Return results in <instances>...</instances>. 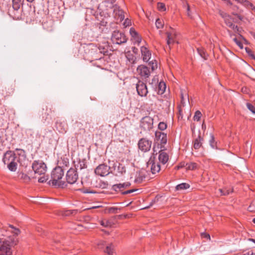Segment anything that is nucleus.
Returning <instances> with one entry per match:
<instances>
[{
	"label": "nucleus",
	"instance_id": "obj_63",
	"mask_svg": "<svg viewBox=\"0 0 255 255\" xmlns=\"http://www.w3.org/2000/svg\"><path fill=\"white\" fill-rule=\"evenodd\" d=\"M17 239H16V240H14V239H13V241H12V242H12V244H13V245H16V242H17Z\"/></svg>",
	"mask_w": 255,
	"mask_h": 255
},
{
	"label": "nucleus",
	"instance_id": "obj_52",
	"mask_svg": "<svg viewBox=\"0 0 255 255\" xmlns=\"http://www.w3.org/2000/svg\"><path fill=\"white\" fill-rule=\"evenodd\" d=\"M53 109V107L52 106H51L50 107H46V114H47V115H49L50 114H51L52 112H54V111L52 110Z\"/></svg>",
	"mask_w": 255,
	"mask_h": 255
},
{
	"label": "nucleus",
	"instance_id": "obj_45",
	"mask_svg": "<svg viewBox=\"0 0 255 255\" xmlns=\"http://www.w3.org/2000/svg\"><path fill=\"white\" fill-rule=\"evenodd\" d=\"M248 109L253 114H255V107L250 103H247Z\"/></svg>",
	"mask_w": 255,
	"mask_h": 255
},
{
	"label": "nucleus",
	"instance_id": "obj_56",
	"mask_svg": "<svg viewBox=\"0 0 255 255\" xmlns=\"http://www.w3.org/2000/svg\"><path fill=\"white\" fill-rule=\"evenodd\" d=\"M130 24H131L130 20L128 19V18L126 19L125 20V22H124V25L125 26V27L128 26Z\"/></svg>",
	"mask_w": 255,
	"mask_h": 255
},
{
	"label": "nucleus",
	"instance_id": "obj_14",
	"mask_svg": "<svg viewBox=\"0 0 255 255\" xmlns=\"http://www.w3.org/2000/svg\"><path fill=\"white\" fill-rule=\"evenodd\" d=\"M141 57L144 62H148L151 58V53L149 50L145 46L140 47Z\"/></svg>",
	"mask_w": 255,
	"mask_h": 255
},
{
	"label": "nucleus",
	"instance_id": "obj_30",
	"mask_svg": "<svg viewBox=\"0 0 255 255\" xmlns=\"http://www.w3.org/2000/svg\"><path fill=\"white\" fill-rule=\"evenodd\" d=\"M77 168L82 170L87 168V164L85 159L79 160L78 164L76 165Z\"/></svg>",
	"mask_w": 255,
	"mask_h": 255
},
{
	"label": "nucleus",
	"instance_id": "obj_33",
	"mask_svg": "<svg viewBox=\"0 0 255 255\" xmlns=\"http://www.w3.org/2000/svg\"><path fill=\"white\" fill-rule=\"evenodd\" d=\"M241 3L243 4L247 8H251L252 9L254 7L253 4L247 0H243Z\"/></svg>",
	"mask_w": 255,
	"mask_h": 255
},
{
	"label": "nucleus",
	"instance_id": "obj_27",
	"mask_svg": "<svg viewBox=\"0 0 255 255\" xmlns=\"http://www.w3.org/2000/svg\"><path fill=\"white\" fill-rule=\"evenodd\" d=\"M185 167L186 169L193 170L196 169L198 168V165L195 162H191L187 163L186 164Z\"/></svg>",
	"mask_w": 255,
	"mask_h": 255
},
{
	"label": "nucleus",
	"instance_id": "obj_32",
	"mask_svg": "<svg viewBox=\"0 0 255 255\" xmlns=\"http://www.w3.org/2000/svg\"><path fill=\"white\" fill-rule=\"evenodd\" d=\"M114 11L116 12V14H118L119 18L120 19V21H122L124 19L125 15L122 10L118 9V10L115 9Z\"/></svg>",
	"mask_w": 255,
	"mask_h": 255
},
{
	"label": "nucleus",
	"instance_id": "obj_36",
	"mask_svg": "<svg viewBox=\"0 0 255 255\" xmlns=\"http://www.w3.org/2000/svg\"><path fill=\"white\" fill-rule=\"evenodd\" d=\"M99 51L100 53H103V54H106L108 53V45H106L105 46L103 47L102 46H100L99 47Z\"/></svg>",
	"mask_w": 255,
	"mask_h": 255
},
{
	"label": "nucleus",
	"instance_id": "obj_59",
	"mask_svg": "<svg viewBox=\"0 0 255 255\" xmlns=\"http://www.w3.org/2000/svg\"><path fill=\"white\" fill-rule=\"evenodd\" d=\"M155 203V200H152L150 203L149 204V206L148 207H145L144 208H148L150 207V206H152L154 203Z\"/></svg>",
	"mask_w": 255,
	"mask_h": 255
},
{
	"label": "nucleus",
	"instance_id": "obj_40",
	"mask_svg": "<svg viewBox=\"0 0 255 255\" xmlns=\"http://www.w3.org/2000/svg\"><path fill=\"white\" fill-rule=\"evenodd\" d=\"M202 114L199 111H196L195 115L193 117V119L194 121H199L201 117Z\"/></svg>",
	"mask_w": 255,
	"mask_h": 255
},
{
	"label": "nucleus",
	"instance_id": "obj_3",
	"mask_svg": "<svg viewBox=\"0 0 255 255\" xmlns=\"http://www.w3.org/2000/svg\"><path fill=\"white\" fill-rule=\"evenodd\" d=\"M218 13L224 19L227 26L233 29L235 32L239 33L240 32L238 26L233 24L234 19L231 16L220 9L219 10Z\"/></svg>",
	"mask_w": 255,
	"mask_h": 255
},
{
	"label": "nucleus",
	"instance_id": "obj_55",
	"mask_svg": "<svg viewBox=\"0 0 255 255\" xmlns=\"http://www.w3.org/2000/svg\"><path fill=\"white\" fill-rule=\"evenodd\" d=\"M234 41L235 42L236 44L238 46H239L241 48H243V44L242 43V42H240V41H239L236 38H234Z\"/></svg>",
	"mask_w": 255,
	"mask_h": 255
},
{
	"label": "nucleus",
	"instance_id": "obj_11",
	"mask_svg": "<svg viewBox=\"0 0 255 255\" xmlns=\"http://www.w3.org/2000/svg\"><path fill=\"white\" fill-rule=\"evenodd\" d=\"M136 89L138 95L141 97H145L148 93L146 84L141 81H138L136 83Z\"/></svg>",
	"mask_w": 255,
	"mask_h": 255
},
{
	"label": "nucleus",
	"instance_id": "obj_19",
	"mask_svg": "<svg viewBox=\"0 0 255 255\" xmlns=\"http://www.w3.org/2000/svg\"><path fill=\"white\" fill-rule=\"evenodd\" d=\"M156 138L159 140L160 142L162 144H165L167 142L166 134L161 131H156L155 132Z\"/></svg>",
	"mask_w": 255,
	"mask_h": 255
},
{
	"label": "nucleus",
	"instance_id": "obj_6",
	"mask_svg": "<svg viewBox=\"0 0 255 255\" xmlns=\"http://www.w3.org/2000/svg\"><path fill=\"white\" fill-rule=\"evenodd\" d=\"M111 167L106 164H101L98 166L95 169L96 175L104 177L110 173Z\"/></svg>",
	"mask_w": 255,
	"mask_h": 255
},
{
	"label": "nucleus",
	"instance_id": "obj_7",
	"mask_svg": "<svg viewBox=\"0 0 255 255\" xmlns=\"http://www.w3.org/2000/svg\"><path fill=\"white\" fill-rule=\"evenodd\" d=\"M78 178V174L77 170L74 168H70L67 172L66 179L67 182L70 184L76 183Z\"/></svg>",
	"mask_w": 255,
	"mask_h": 255
},
{
	"label": "nucleus",
	"instance_id": "obj_43",
	"mask_svg": "<svg viewBox=\"0 0 255 255\" xmlns=\"http://www.w3.org/2000/svg\"><path fill=\"white\" fill-rule=\"evenodd\" d=\"M158 128L161 130H165L167 128V125L164 122H160L158 126Z\"/></svg>",
	"mask_w": 255,
	"mask_h": 255
},
{
	"label": "nucleus",
	"instance_id": "obj_51",
	"mask_svg": "<svg viewBox=\"0 0 255 255\" xmlns=\"http://www.w3.org/2000/svg\"><path fill=\"white\" fill-rule=\"evenodd\" d=\"M134 39V42L135 43H137L138 44H139L141 41V37L138 34L137 36H136L135 37L133 38Z\"/></svg>",
	"mask_w": 255,
	"mask_h": 255
},
{
	"label": "nucleus",
	"instance_id": "obj_24",
	"mask_svg": "<svg viewBox=\"0 0 255 255\" xmlns=\"http://www.w3.org/2000/svg\"><path fill=\"white\" fill-rule=\"evenodd\" d=\"M56 128L61 133H65L67 130V127L61 122H56Z\"/></svg>",
	"mask_w": 255,
	"mask_h": 255
},
{
	"label": "nucleus",
	"instance_id": "obj_50",
	"mask_svg": "<svg viewBox=\"0 0 255 255\" xmlns=\"http://www.w3.org/2000/svg\"><path fill=\"white\" fill-rule=\"evenodd\" d=\"M246 52L248 53V54H249V55L252 57V59H255V55L253 54V52L249 48H246Z\"/></svg>",
	"mask_w": 255,
	"mask_h": 255
},
{
	"label": "nucleus",
	"instance_id": "obj_31",
	"mask_svg": "<svg viewBox=\"0 0 255 255\" xmlns=\"http://www.w3.org/2000/svg\"><path fill=\"white\" fill-rule=\"evenodd\" d=\"M105 252L107 253L109 255H115V253L114 250V246L112 245L108 246L106 247Z\"/></svg>",
	"mask_w": 255,
	"mask_h": 255
},
{
	"label": "nucleus",
	"instance_id": "obj_38",
	"mask_svg": "<svg viewBox=\"0 0 255 255\" xmlns=\"http://www.w3.org/2000/svg\"><path fill=\"white\" fill-rule=\"evenodd\" d=\"M158 87H159V92H160L161 94L164 93L165 90V89H166V85H165V83L160 82L159 83Z\"/></svg>",
	"mask_w": 255,
	"mask_h": 255
},
{
	"label": "nucleus",
	"instance_id": "obj_53",
	"mask_svg": "<svg viewBox=\"0 0 255 255\" xmlns=\"http://www.w3.org/2000/svg\"><path fill=\"white\" fill-rule=\"evenodd\" d=\"M138 190V189H131V190H128L124 192H122V194L123 195H126L128 194H130L131 193H133V192Z\"/></svg>",
	"mask_w": 255,
	"mask_h": 255
},
{
	"label": "nucleus",
	"instance_id": "obj_28",
	"mask_svg": "<svg viewBox=\"0 0 255 255\" xmlns=\"http://www.w3.org/2000/svg\"><path fill=\"white\" fill-rule=\"evenodd\" d=\"M190 187V185L186 183H182L181 184H179L177 185L176 186V190H185L189 188Z\"/></svg>",
	"mask_w": 255,
	"mask_h": 255
},
{
	"label": "nucleus",
	"instance_id": "obj_41",
	"mask_svg": "<svg viewBox=\"0 0 255 255\" xmlns=\"http://www.w3.org/2000/svg\"><path fill=\"white\" fill-rule=\"evenodd\" d=\"M20 178L23 179L25 182H28L30 180V177L27 174L23 173H21Z\"/></svg>",
	"mask_w": 255,
	"mask_h": 255
},
{
	"label": "nucleus",
	"instance_id": "obj_35",
	"mask_svg": "<svg viewBox=\"0 0 255 255\" xmlns=\"http://www.w3.org/2000/svg\"><path fill=\"white\" fill-rule=\"evenodd\" d=\"M209 142H210V146L212 147V148H217L216 142L215 141L214 136L212 134H211Z\"/></svg>",
	"mask_w": 255,
	"mask_h": 255
},
{
	"label": "nucleus",
	"instance_id": "obj_18",
	"mask_svg": "<svg viewBox=\"0 0 255 255\" xmlns=\"http://www.w3.org/2000/svg\"><path fill=\"white\" fill-rule=\"evenodd\" d=\"M126 57L127 59V65L129 66H132L136 63V57L130 52H128L126 54Z\"/></svg>",
	"mask_w": 255,
	"mask_h": 255
},
{
	"label": "nucleus",
	"instance_id": "obj_16",
	"mask_svg": "<svg viewBox=\"0 0 255 255\" xmlns=\"http://www.w3.org/2000/svg\"><path fill=\"white\" fill-rule=\"evenodd\" d=\"M158 160L159 162L164 165L168 161L169 155L165 151L161 150L159 152Z\"/></svg>",
	"mask_w": 255,
	"mask_h": 255
},
{
	"label": "nucleus",
	"instance_id": "obj_29",
	"mask_svg": "<svg viewBox=\"0 0 255 255\" xmlns=\"http://www.w3.org/2000/svg\"><path fill=\"white\" fill-rule=\"evenodd\" d=\"M198 53L200 56L204 59L207 60L208 57V54L202 48L197 49Z\"/></svg>",
	"mask_w": 255,
	"mask_h": 255
},
{
	"label": "nucleus",
	"instance_id": "obj_4",
	"mask_svg": "<svg viewBox=\"0 0 255 255\" xmlns=\"http://www.w3.org/2000/svg\"><path fill=\"white\" fill-rule=\"evenodd\" d=\"M32 168L35 174L43 175L47 171V166L42 160H34L32 164Z\"/></svg>",
	"mask_w": 255,
	"mask_h": 255
},
{
	"label": "nucleus",
	"instance_id": "obj_64",
	"mask_svg": "<svg viewBox=\"0 0 255 255\" xmlns=\"http://www.w3.org/2000/svg\"><path fill=\"white\" fill-rule=\"evenodd\" d=\"M249 241H251V242H254V243H255V239H249Z\"/></svg>",
	"mask_w": 255,
	"mask_h": 255
},
{
	"label": "nucleus",
	"instance_id": "obj_39",
	"mask_svg": "<svg viewBox=\"0 0 255 255\" xmlns=\"http://www.w3.org/2000/svg\"><path fill=\"white\" fill-rule=\"evenodd\" d=\"M248 210L251 212H255V200H253L251 202L248 208Z\"/></svg>",
	"mask_w": 255,
	"mask_h": 255
},
{
	"label": "nucleus",
	"instance_id": "obj_37",
	"mask_svg": "<svg viewBox=\"0 0 255 255\" xmlns=\"http://www.w3.org/2000/svg\"><path fill=\"white\" fill-rule=\"evenodd\" d=\"M108 183L107 181H103L100 180L99 183L98 187L102 189H106L108 188Z\"/></svg>",
	"mask_w": 255,
	"mask_h": 255
},
{
	"label": "nucleus",
	"instance_id": "obj_15",
	"mask_svg": "<svg viewBox=\"0 0 255 255\" xmlns=\"http://www.w3.org/2000/svg\"><path fill=\"white\" fill-rule=\"evenodd\" d=\"M4 254L11 255V250L7 244H4L0 239V255H3Z\"/></svg>",
	"mask_w": 255,
	"mask_h": 255
},
{
	"label": "nucleus",
	"instance_id": "obj_21",
	"mask_svg": "<svg viewBox=\"0 0 255 255\" xmlns=\"http://www.w3.org/2000/svg\"><path fill=\"white\" fill-rule=\"evenodd\" d=\"M146 176L145 171L144 170H141L136 173L134 182L135 183H140L142 182L145 179Z\"/></svg>",
	"mask_w": 255,
	"mask_h": 255
},
{
	"label": "nucleus",
	"instance_id": "obj_42",
	"mask_svg": "<svg viewBox=\"0 0 255 255\" xmlns=\"http://www.w3.org/2000/svg\"><path fill=\"white\" fill-rule=\"evenodd\" d=\"M101 225L105 227H109L112 226L111 223L108 220H103L101 222Z\"/></svg>",
	"mask_w": 255,
	"mask_h": 255
},
{
	"label": "nucleus",
	"instance_id": "obj_49",
	"mask_svg": "<svg viewBox=\"0 0 255 255\" xmlns=\"http://www.w3.org/2000/svg\"><path fill=\"white\" fill-rule=\"evenodd\" d=\"M48 178L47 176L44 175L39 178L38 181L39 183H44L45 182L48 180Z\"/></svg>",
	"mask_w": 255,
	"mask_h": 255
},
{
	"label": "nucleus",
	"instance_id": "obj_54",
	"mask_svg": "<svg viewBox=\"0 0 255 255\" xmlns=\"http://www.w3.org/2000/svg\"><path fill=\"white\" fill-rule=\"evenodd\" d=\"M149 64L151 67V69L152 70H154L155 68H157V63L156 62L154 63L153 61L149 62Z\"/></svg>",
	"mask_w": 255,
	"mask_h": 255
},
{
	"label": "nucleus",
	"instance_id": "obj_17",
	"mask_svg": "<svg viewBox=\"0 0 255 255\" xmlns=\"http://www.w3.org/2000/svg\"><path fill=\"white\" fill-rule=\"evenodd\" d=\"M130 186V183L128 182L123 183L115 184L113 186L112 189L116 191H123L124 188H127Z\"/></svg>",
	"mask_w": 255,
	"mask_h": 255
},
{
	"label": "nucleus",
	"instance_id": "obj_44",
	"mask_svg": "<svg viewBox=\"0 0 255 255\" xmlns=\"http://www.w3.org/2000/svg\"><path fill=\"white\" fill-rule=\"evenodd\" d=\"M157 8L158 10L161 11H164L166 10L165 4L161 2H158L157 3Z\"/></svg>",
	"mask_w": 255,
	"mask_h": 255
},
{
	"label": "nucleus",
	"instance_id": "obj_60",
	"mask_svg": "<svg viewBox=\"0 0 255 255\" xmlns=\"http://www.w3.org/2000/svg\"><path fill=\"white\" fill-rule=\"evenodd\" d=\"M3 133L2 131L0 130V141L2 140Z\"/></svg>",
	"mask_w": 255,
	"mask_h": 255
},
{
	"label": "nucleus",
	"instance_id": "obj_2",
	"mask_svg": "<svg viewBox=\"0 0 255 255\" xmlns=\"http://www.w3.org/2000/svg\"><path fill=\"white\" fill-rule=\"evenodd\" d=\"M64 175V170L61 167H55L51 172V179L48 181V184L56 187H65L66 183L62 180Z\"/></svg>",
	"mask_w": 255,
	"mask_h": 255
},
{
	"label": "nucleus",
	"instance_id": "obj_1",
	"mask_svg": "<svg viewBox=\"0 0 255 255\" xmlns=\"http://www.w3.org/2000/svg\"><path fill=\"white\" fill-rule=\"evenodd\" d=\"M16 152L11 150H7L3 155L2 162L7 166V168L12 172L16 170L17 163L21 166H26L28 162L25 152L21 149H16Z\"/></svg>",
	"mask_w": 255,
	"mask_h": 255
},
{
	"label": "nucleus",
	"instance_id": "obj_57",
	"mask_svg": "<svg viewBox=\"0 0 255 255\" xmlns=\"http://www.w3.org/2000/svg\"><path fill=\"white\" fill-rule=\"evenodd\" d=\"M185 5L187 6V12L188 16H191V14H190V8L189 5L188 4V3L187 2H186Z\"/></svg>",
	"mask_w": 255,
	"mask_h": 255
},
{
	"label": "nucleus",
	"instance_id": "obj_20",
	"mask_svg": "<svg viewBox=\"0 0 255 255\" xmlns=\"http://www.w3.org/2000/svg\"><path fill=\"white\" fill-rule=\"evenodd\" d=\"M116 0H102V2L100 4V6L101 7H105L106 9H108L109 8H112L114 4L116 2Z\"/></svg>",
	"mask_w": 255,
	"mask_h": 255
},
{
	"label": "nucleus",
	"instance_id": "obj_12",
	"mask_svg": "<svg viewBox=\"0 0 255 255\" xmlns=\"http://www.w3.org/2000/svg\"><path fill=\"white\" fill-rule=\"evenodd\" d=\"M152 141L145 138H141L138 143V148L143 152H146L150 150Z\"/></svg>",
	"mask_w": 255,
	"mask_h": 255
},
{
	"label": "nucleus",
	"instance_id": "obj_58",
	"mask_svg": "<svg viewBox=\"0 0 255 255\" xmlns=\"http://www.w3.org/2000/svg\"><path fill=\"white\" fill-rule=\"evenodd\" d=\"M75 190H80V191H82V192L83 193H92V192H91V191H88V190H82L80 188L75 189Z\"/></svg>",
	"mask_w": 255,
	"mask_h": 255
},
{
	"label": "nucleus",
	"instance_id": "obj_62",
	"mask_svg": "<svg viewBox=\"0 0 255 255\" xmlns=\"http://www.w3.org/2000/svg\"><path fill=\"white\" fill-rule=\"evenodd\" d=\"M228 4H229L230 5H232V2L230 0H226L225 1Z\"/></svg>",
	"mask_w": 255,
	"mask_h": 255
},
{
	"label": "nucleus",
	"instance_id": "obj_34",
	"mask_svg": "<svg viewBox=\"0 0 255 255\" xmlns=\"http://www.w3.org/2000/svg\"><path fill=\"white\" fill-rule=\"evenodd\" d=\"M155 25L157 29L163 28L164 26V23L162 20L157 18L155 21Z\"/></svg>",
	"mask_w": 255,
	"mask_h": 255
},
{
	"label": "nucleus",
	"instance_id": "obj_22",
	"mask_svg": "<svg viewBox=\"0 0 255 255\" xmlns=\"http://www.w3.org/2000/svg\"><path fill=\"white\" fill-rule=\"evenodd\" d=\"M203 139L201 137V136L199 135L198 137L194 139L193 141V147L195 149H198L201 147L202 144V141Z\"/></svg>",
	"mask_w": 255,
	"mask_h": 255
},
{
	"label": "nucleus",
	"instance_id": "obj_9",
	"mask_svg": "<svg viewBox=\"0 0 255 255\" xmlns=\"http://www.w3.org/2000/svg\"><path fill=\"white\" fill-rule=\"evenodd\" d=\"M147 166L150 168L151 172L154 174L160 170V165L159 162L155 160L154 157H151L147 162Z\"/></svg>",
	"mask_w": 255,
	"mask_h": 255
},
{
	"label": "nucleus",
	"instance_id": "obj_25",
	"mask_svg": "<svg viewBox=\"0 0 255 255\" xmlns=\"http://www.w3.org/2000/svg\"><path fill=\"white\" fill-rule=\"evenodd\" d=\"M24 0H12V8L15 10H18L23 5Z\"/></svg>",
	"mask_w": 255,
	"mask_h": 255
},
{
	"label": "nucleus",
	"instance_id": "obj_10",
	"mask_svg": "<svg viewBox=\"0 0 255 255\" xmlns=\"http://www.w3.org/2000/svg\"><path fill=\"white\" fill-rule=\"evenodd\" d=\"M167 35V44L170 49V45L176 42L177 33L175 29L170 27V30L166 32Z\"/></svg>",
	"mask_w": 255,
	"mask_h": 255
},
{
	"label": "nucleus",
	"instance_id": "obj_48",
	"mask_svg": "<svg viewBox=\"0 0 255 255\" xmlns=\"http://www.w3.org/2000/svg\"><path fill=\"white\" fill-rule=\"evenodd\" d=\"M120 210L119 208L115 207H112L109 209V212L112 213H117L118 211Z\"/></svg>",
	"mask_w": 255,
	"mask_h": 255
},
{
	"label": "nucleus",
	"instance_id": "obj_23",
	"mask_svg": "<svg viewBox=\"0 0 255 255\" xmlns=\"http://www.w3.org/2000/svg\"><path fill=\"white\" fill-rule=\"evenodd\" d=\"M7 231L11 233L14 236H17L20 233L18 228L14 227L12 225H8V227Z\"/></svg>",
	"mask_w": 255,
	"mask_h": 255
},
{
	"label": "nucleus",
	"instance_id": "obj_5",
	"mask_svg": "<svg viewBox=\"0 0 255 255\" xmlns=\"http://www.w3.org/2000/svg\"><path fill=\"white\" fill-rule=\"evenodd\" d=\"M111 40L113 43L121 44L126 43L127 39L124 33L118 30H115L112 33Z\"/></svg>",
	"mask_w": 255,
	"mask_h": 255
},
{
	"label": "nucleus",
	"instance_id": "obj_47",
	"mask_svg": "<svg viewBox=\"0 0 255 255\" xmlns=\"http://www.w3.org/2000/svg\"><path fill=\"white\" fill-rule=\"evenodd\" d=\"M118 170H119V172L121 174H123L126 172V168L122 164L119 165L118 168Z\"/></svg>",
	"mask_w": 255,
	"mask_h": 255
},
{
	"label": "nucleus",
	"instance_id": "obj_46",
	"mask_svg": "<svg viewBox=\"0 0 255 255\" xmlns=\"http://www.w3.org/2000/svg\"><path fill=\"white\" fill-rule=\"evenodd\" d=\"M129 33L132 38L137 36L138 33L135 31L133 28H131L129 30Z\"/></svg>",
	"mask_w": 255,
	"mask_h": 255
},
{
	"label": "nucleus",
	"instance_id": "obj_13",
	"mask_svg": "<svg viewBox=\"0 0 255 255\" xmlns=\"http://www.w3.org/2000/svg\"><path fill=\"white\" fill-rule=\"evenodd\" d=\"M136 71L137 74L143 78L149 77L150 72L149 68L143 65H140L137 67Z\"/></svg>",
	"mask_w": 255,
	"mask_h": 255
},
{
	"label": "nucleus",
	"instance_id": "obj_61",
	"mask_svg": "<svg viewBox=\"0 0 255 255\" xmlns=\"http://www.w3.org/2000/svg\"><path fill=\"white\" fill-rule=\"evenodd\" d=\"M204 237H205V238H207L208 239H210V235L209 234H205Z\"/></svg>",
	"mask_w": 255,
	"mask_h": 255
},
{
	"label": "nucleus",
	"instance_id": "obj_8",
	"mask_svg": "<svg viewBox=\"0 0 255 255\" xmlns=\"http://www.w3.org/2000/svg\"><path fill=\"white\" fill-rule=\"evenodd\" d=\"M153 124V119L149 116H145L141 119L140 127L145 130H149L152 128Z\"/></svg>",
	"mask_w": 255,
	"mask_h": 255
},
{
	"label": "nucleus",
	"instance_id": "obj_26",
	"mask_svg": "<svg viewBox=\"0 0 255 255\" xmlns=\"http://www.w3.org/2000/svg\"><path fill=\"white\" fill-rule=\"evenodd\" d=\"M219 191L221 193V195L226 196L229 195L230 193L233 192V189H230L228 188H225L223 189H219Z\"/></svg>",
	"mask_w": 255,
	"mask_h": 255
}]
</instances>
